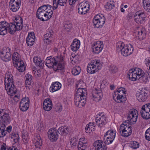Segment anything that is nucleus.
Listing matches in <instances>:
<instances>
[{
	"instance_id": "nucleus-1",
	"label": "nucleus",
	"mask_w": 150,
	"mask_h": 150,
	"mask_svg": "<svg viewBox=\"0 0 150 150\" xmlns=\"http://www.w3.org/2000/svg\"><path fill=\"white\" fill-rule=\"evenodd\" d=\"M45 65L48 68L53 67L54 71L63 74L64 72V62L61 56L47 57L45 61Z\"/></svg>"
},
{
	"instance_id": "nucleus-2",
	"label": "nucleus",
	"mask_w": 150,
	"mask_h": 150,
	"mask_svg": "<svg viewBox=\"0 0 150 150\" xmlns=\"http://www.w3.org/2000/svg\"><path fill=\"white\" fill-rule=\"evenodd\" d=\"M82 84L84 85V83L82 81L79 82L77 86L79 87L76 94L75 95L74 102L75 105L79 108L83 106L86 103V98L87 97V91L84 88H81Z\"/></svg>"
},
{
	"instance_id": "nucleus-3",
	"label": "nucleus",
	"mask_w": 150,
	"mask_h": 150,
	"mask_svg": "<svg viewBox=\"0 0 150 150\" xmlns=\"http://www.w3.org/2000/svg\"><path fill=\"white\" fill-rule=\"evenodd\" d=\"M127 75L129 80L131 81L139 80L144 83L148 81L146 74H145L144 72L140 68H136L129 70Z\"/></svg>"
},
{
	"instance_id": "nucleus-4",
	"label": "nucleus",
	"mask_w": 150,
	"mask_h": 150,
	"mask_svg": "<svg viewBox=\"0 0 150 150\" xmlns=\"http://www.w3.org/2000/svg\"><path fill=\"white\" fill-rule=\"evenodd\" d=\"M116 50L121 52L122 55L125 57L130 55L133 52L134 48L131 45H125L124 43L119 41L116 43Z\"/></svg>"
},
{
	"instance_id": "nucleus-5",
	"label": "nucleus",
	"mask_w": 150,
	"mask_h": 150,
	"mask_svg": "<svg viewBox=\"0 0 150 150\" xmlns=\"http://www.w3.org/2000/svg\"><path fill=\"white\" fill-rule=\"evenodd\" d=\"M21 56L17 52H14L12 56L13 63L14 66L19 72H23L26 67L23 62L20 59Z\"/></svg>"
},
{
	"instance_id": "nucleus-6",
	"label": "nucleus",
	"mask_w": 150,
	"mask_h": 150,
	"mask_svg": "<svg viewBox=\"0 0 150 150\" xmlns=\"http://www.w3.org/2000/svg\"><path fill=\"white\" fill-rule=\"evenodd\" d=\"M102 67V64L100 61L98 59H93L88 64L87 70L90 74H93L100 70Z\"/></svg>"
},
{
	"instance_id": "nucleus-7",
	"label": "nucleus",
	"mask_w": 150,
	"mask_h": 150,
	"mask_svg": "<svg viewBox=\"0 0 150 150\" xmlns=\"http://www.w3.org/2000/svg\"><path fill=\"white\" fill-rule=\"evenodd\" d=\"M126 90L123 87H120L117 89L116 92L113 95V98L117 103L125 102L126 98Z\"/></svg>"
},
{
	"instance_id": "nucleus-8",
	"label": "nucleus",
	"mask_w": 150,
	"mask_h": 150,
	"mask_svg": "<svg viewBox=\"0 0 150 150\" xmlns=\"http://www.w3.org/2000/svg\"><path fill=\"white\" fill-rule=\"evenodd\" d=\"M23 19L19 16L16 17L14 23H10L11 27V34H14L16 31L21 30L23 27Z\"/></svg>"
},
{
	"instance_id": "nucleus-9",
	"label": "nucleus",
	"mask_w": 150,
	"mask_h": 150,
	"mask_svg": "<svg viewBox=\"0 0 150 150\" xmlns=\"http://www.w3.org/2000/svg\"><path fill=\"white\" fill-rule=\"evenodd\" d=\"M119 131L122 136L127 137L130 136L132 133V127L128 123L124 122L120 125Z\"/></svg>"
},
{
	"instance_id": "nucleus-10",
	"label": "nucleus",
	"mask_w": 150,
	"mask_h": 150,
	"mask_svg": "<svg viewBox=\"0 0 150 150\" xmlns=\"http://www.w3.org/2000/svg\"><path fill=\"white\" fill-rule=\"evenodd\" d=\"M96 125L99 127L105 126L107 123L108 119L103 112L97 114L95 119Z\"/></svg>"
},
{
	"instance_id": "nucleus-11",
	"label": "nucleus",
	"mask_w": 150,
	"mask_h": 150,
	"mask_svg": "<svg viewBox=\"0 0 150 150\" xmlns=\"http://www.w3.org/2000/svg\"><path fill=\"white\" fill-rule=\"evenodd\" d=\"M0 58L3 61L8 62L11 60V51L10 48L4 47L0 51Z\"/></svg>"
},
{
	"instance_id": "nucleus-12",
	"label": "nucleus",
	"mask_w": 150,
	"mask_h": 150,
	"mask_svg": "<svg viewBox=\"0 0 150 150\" xmlns=\"http://www.w3.org/2000/svg\"><path fill=\"white\" fill-rule=\"evenodd\" d=\"M105 18L103 15L98 14L95 16L93 19L94 25L97 28H102L105 22Z\"/></svg>"
},
{
	"instance_id": "nucleus-13",
	"label": "nucleus",
	"mask_w": 150,
	"mask_h": 150,
	"mask_svg": "<svg viewBox=\"0 0 150 150\" xmlns=\"http://www.w3.org/2000/svg\"><path fill=\"white\" fill-rule=\"evenodd\" d=\"M142 117L145 120L150 118V103L145 104L142 106L140 111Z\"/></svg>"
},
{
	"instance_id": "nucleus-14",
	"label": "nucleus",
	"mask_w": 150,
	"mask_h": 150,
	"mask_svg": "<svg viewBox=\"0 0 150 150\" xmlns=\"http://www.w3.org/2000/svg\"><path fill=\"white\" fill-rule=\"evenodd\" d=\"M10 29V23L4 21L0 22V35H4L8 33L11 34Z\"/></svg>"
},
{
	"instance_id": "nucleus-15",
	"label": "nucleus",
	"mask_w": 150,
	"mask_h": 150,
	"mask_svg": "<svg viewBox=\"0 0 150 150\" xmlns=\"http://www.w3.org/2000/svg\"><path fill=\"white\" fill-rule=\"evenodd\" d=\"M0 121L6 124L10 122L11 119L8 110L5 109L0 110Z\"/></svg>"
},
{
	"instance_id": "nucleus-16",
	"label": "nucleus",
	"mask_w": 150,
	"mask_h": 150,
	"mask_svg": "<svg viewBox=\"0 0 150 150\" xmlns=\"http://www.w3.org/2000/svg\"><path fill=\"white\" fill-rule=\"evenodd\" d=\"M146 16L145 14L142 11H137L134 16L135 21L139 24L144 23Z\"/></svg>"
},
{
	"instance_id": "nucleus-17",
	"label": "nucleus",
	"mask_w": 150,
	"mask_h": 150,
	"mask_svg": "<svg viewBox=\"0 0 150 150\" xmlns=\"http://www.w3.org/2000/svg\"><path fill=\"white\" fill-rule=\"evenodd\" d=\"M103 47V43L100 41L94 42L92 45V51L95 54H99L102 51Z\"/></svg>"
},
{
	"instance_id": "nucleus-18",
	"label": "nucleus",
	"mask_w": 150,
	"mask_h": 150,
	"mask_svg": "<svg viewBox=\"0 0 150 150\" xmlns=\"http://www.w3.org/2000/svg\"><path fill=\"white\" fill-rule=\"evenodd\" d=\"M148 92V89L146 87L142 88L140 92L136 94V97L137 100L140 102L145 101L147 97Z\"/></svg>"
},
{
	"instance_id": "nucleus-19",
	"label": "nucleus",
	"mask_w": 150,
	"mask_h": 150,
	"mask_svg": "<svg viewBox=\"0 0 150 150\" xmlns=\"http://www.w3.org/2000/svg\"><path fill=\"white\" fill-rule=\"evenodd\" d=\"M39 10H38L36 13L37 17L40 20L42 21H46L48 20L51 18V13L49 14L50 15H48V13H47V11H42Z\"/></svg>"
},
{
	"instance_id": "nucleus-20",
	"label": "nucleus",
	"mask_w": 150,
	"mask_h": 150,
	"mask_svg": "<svg viewBox=\"0 0 150 150\" xmlns=\"http://www.w3.org/2000/svg\"><path fill=\"white\" fill-rule=\"evenodd\" d=\"M89 5L86 2H82L78 5V13L81 15H84L87 13L89 9Z\"/></svg>"
},
{
	"instance_id": "nucleus-21",
	"label": "nucleus",
	"mask_w": 150,
	"mask_h": 150,
	"mask_svg": "<svg viewBox=\"0 0 150 150\" xmlns=\"http://www.w3.org/2000/svg\"><path fill=\"white\" fill-rule=\"evenodd\" d=\"M30 100L28 97L23 98L21 100L20 103V110L23 111H26L29 107Z\"/></svg>"
},
{
	"instance_id": "nucleus-22",
	"label": "nucleus",
	"mask_w": 150,
	"mask_h": 150,
	"mask_svg": "<svg viewBox=\"0 0 150 150\" xmlns=\"http://www.w3.org/2000/svg\"><path fill=\"white\" fill-rule=\"evenodd\" d=\"M138 116V113L137 110L132 109L129 112L127 119L130 122L135 123L137 121Z\"/></svg>"
},
{
	"instance_id": "nucleus-23",
	"label": "nucleus",
	"mask_w": 150,
	"mask_h": 150,
	"mask_svg": "<svg viewBox=\"0 0 150 150\" xmlns=\"http://www.w3.org/2000/svg\"><path fill=\"white\" fill-rule=\"evenodd\" d=\"M57 129L52 128L49 129L47 132L48 136L49 139L52 142H55L58 138V134Z\"/></svg>"
},
{
	"instance_id": "nucleus-24",
	"label": "nucleus",
	"mask_w": 150,
	"mask_h": 150,
	"mask_svg": "<svg viewBox=\"0 0 150 150\" xmlns=\"http://www.w3.org/2000/svg\"><path fill=\"white\" fill-rule=\"evenodd\" d=\"M21 3L20 0H11L9 4L10 10L13 12L17 11L20 8Z\"/></svg>"
},
{
	"instance_id": "nucleus-25",
	"label": "nucleus",
	"mask_w": 150,
	"mask_h": 150,
	"mask_svg": "<svg viewBox=\"0 0 150 150\" xmlns=\"http://www.w3.org/2000/svg\"><path fill=\"white\" fill-rule=\"evenodd\" d=\"M5 87L8 95L12 96L16 93L17 90L14 83L5 85Z\"/></svg>"
},
{
	"instance_id": "nucleus-26",
	"label": "nucleus",
	"mask_w": 150,
	"mask_h": 150,
	"mask_svg": "<svg viewBox=\"0 0 150 150\" xmlns=\"http://www.w3.org/2000/svg\"><path fill=\"white\" fill-rule=\"evenodd\" d=\"M35 37L33 32L29 33L26 39V42L28 46H31L34 44Z\"/></svg>"
},
{
	"instance_id": "nucleus-27",
	"label": "nucleus",
	"mask_w": 150,
	"mask_h": 150,
	"mask_svg": "<svg viewBox=\"0 0 150 150\" xmlns=\"http://www.w3.org/2000/svg\"><path fill=\"white\" fill-rule=\"evenodd\" d=\"M93 146L96 150H107V146L104 144L103 141L101 140H98L95 141Z\"/></svg>"
},
{
	"instance_id": "nucleus-28",
	"label": "nucleus",
	"mask_w": 150,
	"mask_h": 150,
	"mask_svg": "<svg viewBox=\"0 0 150 150\" xmlns=\"http://www.w3.org/2000/svg\"><path fill=\"white\" fill-rule=\"evenodd\" d=\"M92 95L94 100L96 102L100 100L103 96V94L101 90L96 89L93 91Z\"/></svg>"
},
{
	"instance_id": "nucleus-29",
	"label": "nucleus",
	"mask_w": 150,
	"mask_h": 150,
	"mask_svg": "<svg viewBox=\"0 0 150 150\" xmlns=\"http://www.w3.org/2000/svg\"><path fill=\"white\" fill-rule=\"evenodd\" d=\"M52 102L50 99L47 98L43 102V109L47 111L50 110L52 108Z\"/></svg>"
},
{
	"instance_id": "nucleus-30",
	"label": "nucleus",
	"mask_w": 150,
	"mask_h": 150,
	"mask_svg": "<svg viewBox=\"0 0 150 150\" xmlns=\"http://www.w3.org/2000/svg\"><path fill=\"white\" fill-rule=\"evenodd\" d=\"M4 79L5 85L14 83L13 77L9 72L6 73L5 74Z\"/></svg>"
},
{
	"instance_id": "nucleus-31",
	"label": "nucleus",
	"mask_w": 150,
	"mask_h": 150,
	"mask_svg": "<svg viewBox=\"0 0 150 150\" xmlns=\"http://www.w3.org/2000/svg\"><path fill=\"white\" fill-rule=\"evenodd\" d=\"M135 33L137 34L136 36L138 37L139 40H142L146 37L145 30L143 27L136 31Z\"/></svg>"
},
{
	"instance_id": "nucleus-32",
	"label": "nucleus",
	"mask_w": 150,
	"mask_h": 150,
	"mask_svg": "<svg viewBox=\"0 0 150 150\" xmlns=\"http://www.w3.org/2000/svg\"><path fill=\"white\" fill-rule=\"evenodd\" d=\"M61 86V84L58 81L52 82L50 88V91L52 93L57 91L60 89Z\"/></svg>"
},
{
	"instance_id": "nucleus-33",
	"label": "nucleus",
	"mask_w": 150,
	"mask_h": 150,
	"mask_svg": "<svg viewBox=\"0 0 150 150\" xmlns=\"http://www.w3.org/2000/svg\"><path fill=\"white\" fill-rule=\"evenodd\" d=\"M33 77L30 74H28L25 76V86L27 89H30L33 83Z\"/></svg>"
},
{
	"instance_id": "nucleus-34",
	"label": "nucleus",
	"mask_w": 150,
	"mask_h": 150,
	"mask_svg": "<svg viewBox=\"0 0 150 150\" xmlns=\"http://www.w3.org/2000/svg\"><path fill=\"white\" fill-rule=\"evenodd\" d=\"M80 45V41L79 40L75 39L74 40L71 45V49L72 51H76L79 49Z\"/></svg>"
},
{
	"instance_id": "nucleus-35",
	"label": "nucleus",
	"mask_w": 150,
	"mask_h": 150,
	"mask_svg": "<svg viewBox=\"0 0 150 150\" xmlns=\"http://www.w3.org/2000/svg\"><path fill=\"white\" fill-rule=\"evenodd\" d=\"M33 62L37 67L40 68H42L44 65V62L40 58L38 57H35L33 59Z\"/></svg>"
},
{
	"instance_id": "nucleus-36",
	"label": "nucleus",
	"mask_w": 150,
	"mask_h": 150,
	"mask_svg": "<svg viewBox=\"0 0 150 150\" xmlns=\"http://www.w3.org/2000/svg\"><path fill=\"white\" fill-rule=\"evenodd\" d=\"M33 142L36 148L40 149L42 144V140L39 135H37L35 137Z\"/></svg>"
},
{
	"instance_id": "nucleus-37",
	"label": "nucleus",
	"mask_w": 150,
	"mask_h": 150,
	"mask_svg": "<svg viewBox=\"0 0 150 150\" xmlns=\"http://www.w3.org/2000/svg\"><path fill=\"white\" fill-rule=\"evenodd\" d=\"M68 129L67 126H62L57 130V132L61 135H65L67 134Z\"/></svg>"
},
{
	"instance_id": "nucleus-38",
	"label": "nucleus",
	"mask_w": 150,
	"mask_h": 150,
	"mask_svg": "<svg viewBox=\"0 0 150 150\" xmlns=\"http://www.w3.org/2000/svg\"><path fill=\"white\" fill-rule=\"evenodd\" d=\"M9 137L13 139L15 143L18 142L19 140V137L18 134L15 132H12L9 135Z\"/></svg>"
},
{
	"instance_id": "nucleus-39",
	"label": "nucleus",
	"mask_w": 150,
	"mask_h": 150,
	"mask_svg": "<svg viewBox=\"0 0 150 150\" xmlns=\"http://www.w3.org/2000/svg\"><path fill=\"white\" fill-rule=\"evenodd\" d=\"M143 7L147 12H150V0H143Z\"/></svg>"
},
{
	"instance_id": "nucleus-40",
	"label": "nucleus",
	"mask_w": 150,
	"mask_h": 150,
	"mask_svg": "<svg viewBox=\"0 0 150 150\" xmlns=\"http://www.w3.org/2000/svg\"><path fill=\"white\" fill-rule=\"evenodd\" d=\"M0 150H18L16 148L10 147L6 145V144L3 143L1 145Z\"/></svg>"
},
{
	"instance_id": "nucleus-41",
	"label": "nucleus",
	"mask_w": 150,
	"mask_h": 150,
	"mask_svg": "<svg viewBox=\"0 0 150 150\" xmlns=\"http://www.w3.org/2000/svg\"><path fill=\"white\" fill-rule=\"evenodd\" d=\"M78 55H75L74 54H72L70 57V60L71 63L73 64L79 62Z\"/></svg>"
},
{
	"instance_id": "nucleus-42",
	"label": "nucleus",
	"mask_w": 150,
	"mask_h": 150,
	"mask_svg": "<svg viewBox=\"0 0 150 150\" xmlns=\"http://www.w3.org/2000/svg\"><path fill=\"white\" fill-rule=\"evenodd\" d=\"M6 126L4 124H2L0 126V137L5 136L6 134L5 130Z\"/></svg>"
},
{
	"instance_id": "nucleus-43",
	"label": "nucleus",
	"mask_w": 150,
	"mask_h": 150,
	"mask_svg": "<svg viewBox=\"0 0 150 150\" xmlns=\"http://www.w3.org/2000/svg\"><path fill=\"white\" fill-rule=\"evenodd\" d=\"M104 136L108 137H111L112 138H115V132L113 130H109L107 131Z\"/></svg>"
},
{
	"instance_id": "nucleus-44",
	"label": "nucleus",
	"mask_w": 150,
	"mask_h": 150,
	"mask_svg": "<svg viewBox=\"0 0 150 150\" xmlns=\"http://www.w3.org/2000/svg\"><path fill=\"white\" fill-rule=\"evenodd\" d=\"M114 6L113 1H110L107 3L105 6V8L107 11H109L113 8Z\"/></svg>"
},
{
	"instance_id": "nucleus-45",
	"label": "nucleus",
	"mask_w": 150,
	"mask_h": 150,
	"mask_svg": "<svg viewBox=\"0 0 150 150\" xmlns=\"http://www.w3.org/2000/svg\"><path fill=\"white\" fill-rule=\"evenodd\" d=\"M67 0H53V3L54 4H56L57 5H59L60 6H63L65 5Z\"/></svg>"
},
{
	"instance_id": "nucleus-46",
	"label": "nucleus",
	"mask_w": 150,
	"mask_h": 150,
	"mask_svg": "<svg viewBox=\"0 0 150 150\" xmlns=\"http://www.w3.org/2000/svg\"><path fill=\"white\" fill-rule=\"evenodd\" d=\"M81 69L79 66H76L72 69L71 73L75 76L78 75L80 72Z\"/></svg>"
},
{
	"instance_id": "nucleus-47",
	"label": "nucleus",
	"mask_w": 150,
	"mask_h": 150,
	"mask_svg": "<svg viewBox=\"0 0 150 150\" xmlns=\"http://www.w3.org/2000/svg\"><path fill=\"white\" fill-rule=\"evenodd\" d=\"M22 140L24 144H26L29 141L28 134L26 132L22 133Z\"/></svg>"
},
{
	"instance_id": "nucleus-48",
	"label": "nucleus",
	"mask_w": 150,
	"mask_h": 150,
	"mask_svg": "<svg viewBox=\"0 0 150 150\" xmlns=\"http://www.w3.org/2000/svg\"><path fill=\"white\" fill-rule=\"evenodd\" d=\"M64 26L66 30L67 31H70L72 28V25L71 22L69 21H65Z\"/></svg>"
},
{
	"instance_id": "nucleus-49",
	"label": "nucleus",
	"mask_w": 150,
	"mask_h": 150,
	"mask_svg": "<svg viewBox=\"0 0 150 150\" xmlns=\"http://www.w3.org/2000/svg\"><path fill=\"white\" fill-rule=\"evenodd\" d=\"M115 138H112L111 137H105V136H104L103 137V141L104 143L106 144H111Z\"/></svg>"
},
{
	"instance_id": "nucleus-50",
	"label": "nucleus",
	"mask_w": 150,
	"mask_h": 150,
	"mask_svg": "<svg viewBox=\"0 0 150 150\" xmlns=\"http://www.w3.org/2000/svg\"><path fill=\"white\" fill-rule=\"evenodd\" d=\"M46 38H51L53 39L54 36V33L53 31L51 28H49L47 31L46 34L44 35Z\"/></svg>"
},
{
	"instance_id": "nucleus-51",
	"label": "nucleus",
	"mask_w": 150,
	"mask_h": 150,
	"mask_svg": "<svg viewBox=\"0 0 150 150\" xmlns=\"http://www.w3.org/2000/svg\"><path fill=\"white\" fill-rule=\"evenodd\" d=\"M129 146L133 149H136L139 147L138 143L136 141H132L130 142Z\"/></svg>"
},
{
	"instance_id": "nucleus-52",
	"label": "nucleus",
	"mask_w": 150,
	"mask_h": 150,
	"mask_svg": "<svg viewBox=\"0 0 150 150\" xmlns=\"http://www.w3.org/2000/svg\"><path fill=\"white\" fill-rule=\"evenodd\" d=\"M78 143V150H85L87 145L86 144Z\"/></svg>"
},
{
	"instance_id": "nucleus-53",
	"label": "nucleus",
	"mask_w": 150,
	"mask_h": 150,
	"mask_svg": "<svg viewBox=\"0 0 150 150\" xmlns=\"http://www.w3.org/2000/svg\"><path fill=\"white\" fill-rule=\"evenodd\" d=\"M50 7L49 5H44L39 7L38 10H39L40 9V10L41 11H42L46 12V9H47V8L48 9L50 8Z\"/></svg>"
},
{
	"instance_id": "nucleus-54",
	"label": "nucleus",
	"mask_w": 150,
	"mask_h": 150,
	"mask_svg": "<svg viewBox=\"0 0 150 150\" xmlns=\"http://www.w3.org/2000/svg\"><path fill=\"white\" fill-rule=\"evenodd\" d=\"M145 136V138L147 140L150 141V127L146 130Z\"/></svg>"
},
{
	"instance_id": "nucleus-55",
	"label": "nucleus",
	"mask_w": 150,
	"mask_h": 150,
	"mask_svg": "<svg viewBox=\"0 0 150 150\" xmlns=\"http://www.w3.org/2000/svg\"><path fill=\"white\" fill-rule=\"evenodd\" d=\"M109 71L111 73H114L117 71V68L114 65L110 66L109 68Z\"/></svg>"
},
{
	"instance_id": "nucleus-56",
	"label": "nucleus",
	"mask_w": 150,
	"mask_h": 150,
	"mask_svg": "<svg viewBox=\"0 0 150 150\" xmlns=\"http://www.w3.org/2000/svg\"><path fill=\"white\" fill-rule=\"evenodd\" d=\"M52 40L53 39L51 38H46L45 36L44 37V41L47 44H49L50 42L52 41Z\"/></svg>"
},
{
	"instance_id": "nucleus-57",
	"label": "nucleus",
	"mask_w": 150,
	"mask_h": 150,
	"mask_svg": "<svg viewBox=\"0 0 150 150\" xmlns=\"http://www.w3.org/2000/svg\"><path fill=\"white\" fill-rule=\"evenodd\" d=\"M50 8H49V9L47 8V9H46V11H47V13H48V15H50V14H49V13H51V18L52 15L53 9L52 6L50 5Z\"/></svg>"
},
{
	"instance_id": "nucleus-58",
	"label": "nucleus",
	"mask_w": 150,
	"mask_h": 150,
	"mask_svg": "<svg viewBox=\"0 0 150 150\" xmlns=\"http://www.w3.org/2000/svg\"><path fill=\"white\" fill-rule=\"evenodd\" d=\"M80 0H69V4L72 5L76 3H78Z\"/></svg>"
},
{
	"instance_id": "nucleus-59",
	"label": "nucleus",
	"mask_w": 150,
	"mask_h": 150,
	"mask_svg": "<svg viewBox=\"0 0 150 150\" xmlns=\"http://www.w3.org/2000/svg\"><path fill=\"white\" fill-rule=\"evenodd\" d=\"M81 142L82 144H86L87 143L86 140H85V138H84L80 139L79 143H80L81 144Z\"/></svg>"
},
{
	"instance_id": "nucleus-60",
	"label": "nucleus",
	"mask_w": 150,
	"mask_h": 150,
	"mask_svg": "<svg viewBox=\"0 0 150 150\" xmlns=\"http://www.w3.org/2000/svg\"><path fill=\"white\" fill-rule=\"evenodd\" d=\"M20 98V96L19 95H16L14 96L13 97V100L15 101V102H17L19 99Z\"/></svg>"
},
{
	"instance_id": "nucleus-61",
	"label": "nucleus",
	"mask_w": 150,
	"mask_h": 150,
	"mask_svg": "<svg viewBox=\"0 0 150 150\" xmlns=\"http://www.w3.org/2000/svg\"><path fill=\"white\" fill-rule=\"evenodd\" d=\"M62 109V107L60 105L59 107H56L55 110L57 112H60Z\"/></svg>"
},
{
	"instance_id": "nucleus-62",
	"label": "nucleus",
	"mask_w": 150,
	"mask_h": 150,
	"mask_svg": "<svg viewBox=\"0 0 150 150\" xmlns=\"http://www.w3.org/2000/svg\"><path fill=\"white\" fill-rule=\"evenodd\" d=\"M77 139L76 138L73 137L71 139L70 141V144L76 142H77Z\"/></svg>"
},
{
	"instance_id": "nucleus-63",
	"label": "nucleus",
	"mask_w": 150,
	"mask_h": 150,
	"mask_svg": "<svg viewBox=\"0 0 150 150\" xmlns=\"http://www.w3.org/2000/svg\"><path fill=\"white\" fill-rule=\"evenodd\" d=\"M12 129V127L11 126H8L6 128V130L7 132H8V133L10 132L11 131Z\"/></svg>"
},
{
	"instance_id": "nucleus-64",
	"label": "nucleus",
	"mask_w": 150,
	"mask_h": 150,
	"mask_svg": "<svg viewBox=\"0 0 150 150\" xmlns=\"http://www.w3.org/2000/svg\"><path fill=\"white\" fill-rule=\"evenodd\" d=\"M85 129L86 130V133H88L89 132V131L90 129V127L89 126H88L87 125L86 127H85Z\"/></svg>"
}]
</instances>
